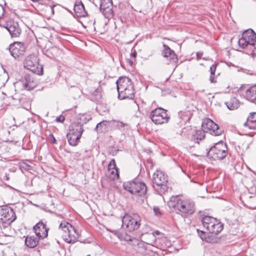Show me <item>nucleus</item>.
<instances>
[{"instance_id":"603ef678","label":"nucleus","mask_w":256,"mask_h":256,"mask_svg":"<svg viewBox=\"0 0 256 256\" xmlns=\"http://www.w3.org/2000/svg\"><path fill=\"white\" fill-rule=\"evenodd\" d=\"M239 92H240L241 91V90L240 88V90H238Z\"/></svg>"},{"instance_id":"72a5a7b5","label":"nucleus","mask_w":256,"mask_h":256,"mask_svg":"<svg viewBox=\"0 0 256 256\" xmlns=\"http://www.w3.org/2000/svg\"><path fill=\"white\" fill-rule=\"evenodd\" d=\"M91 119L92 117L90 115L80 114H79L77 120L78 122L76 123V124H80L82 127L84 124H86Z\"/></svg>"},{"instance_id":"a878e982","label":"nucleus","mask_w":256,"mask_h":256,"mask_svg":"<svg viewBox=\"0 0 256 256\" xmlns=\"http://www.w3.org/2000/svg\"><path fill=\"white\" fill-rule=\"evenodd\" d=\"M205 132L202 130H194L192 132V139L194 142H198V140H202L204 138Z\"/></svg>"},{"instance_id":"a18cd8bd","label":"nucleus","mask_w":256,"mask_h":256,"mask_svg":"<svg viewBox=\"0 0 256 256\" xmlns=\"http://www.w3.org/2000/svg\"><path fill=\"white\" fill-rule=\"evenodd\" d=\"M170 244H171L170 242H166V244L165 246H162V248H160L164 249V248H166L167 247L170 246Z\"/></svg>"},{"instance_id":"8fccbe9b","label":"nucleus","mask_w":256,"mask_h":256,"mask_svg":"<svg viewBox=\"0 0 256 256\" xmlns=\"http://www.w3.org/2000/svg\"><path fill=\"white\" fill-rule=\"evenodd\" d=\"M6 179L7 180H8V178L7 176H6Z\"/></svg>"},{"instance_id":"de8ad7c7","label":"nucleus","mask_w":256,"mask_h":256,"mask_svg":"<svg viewBox=\"0 0 256 256\" xmlns=\"http://www.w3.org/2000/svg\"><path fill=\"white\" fill-rule=\"evenodd\" d=\"M126 61L130 66H132V64H133V60H130L128 58H127L126 60Z\"/></svg>"},{"instance_id":"ddd939ff","label":"nucleus","mask_w":256,"mask_h":256,"mask_svg":"<svg viewBox=\"0 0 256 256\" xmlns=\"http://www.w3.org/2000/svg\"><path fill=\"white\" fill-rule=\"evenodd\" d=\"M16 218V216L14 210L10 208L4 206L0 207V219L12 223Z\"/></svg>"},{"instance_id":"7ed1b4c3","label":"nucleus","mask_w":256,"mask_h":256,"mask_svg":"<svg viewBox=\"0 0 256 256\" xmlns=\"http://www.w3.org/2000/svg\"><path fill=\"white\" fill-rule=\"evenodd\" d=\"M228 154V148L225 143L219 142L212 146L207 153L208 156L214 160H221Z\"/></svg>"},{"instance_id":"09e8293b","label":"nucleus","mask_w":256,"mask_h":256,"mask_svg":"<svg viewBox=\"0 0 256 256\" xmlns=\"http://www.w3.org/2000/svg\"><path fill=\"white\" fill-rule=\"evenodd\" d=\"M52 142L53 143H56V140L55 139V138H54V136L52 135Z\"/></svg>"},{"instance_id":"ea45409f","label":"nucleus","mask_w":256,"mask_h":256,"mask_svg":"<svg viewBox=\"0 0 256 256\" xmlns=\"http://www.w3.org/2000/svg\"><path fill=\"white\" fill-rule=\"evenodd\" d=\"M153 210L156 216H158L161 214L160 210L158 206H154Z\"/></svg>"},{"instance_id":"e433bc0d","label":"nucleus","mask_w":256,"mask_h":256,"mask_svg":"<svg viewBox=\"0 0 256 256\" xmlns=\"http://www.w3.org/2000/svg\"><path fill=\"white\" fill-rule=\"evenodd\" d=\"M108 7H112V0H101L100 9Z\"/></svg>"},{"instance_id":"58836bf2","label":"nucleus","mask_w":256,"mask_h":256,"mask_svg":"<svg viewBox=\"0 0 256 256\" xmlns=\"http://www.w3.org/2000/svg\"><path fill=\"white\" fill-rule=\"evenodd\" d=\"M250 202V206H249V208L250 209H256V196L251 198Z\"/></svg>"},{"instance_id":"aec40b11","label":"nucleus","mask_w":256,"mask_h":256,"mask_svg":"<svg viewBox=\"0 0 256 256\" xmlns=\"http://www.w3.org/2000/svg\"><path fill=\"white\" fill-rule=\"evenodd\" d=\"M244 97L252 102H256V85L249 88L245 91Z\"/></svg>"},{"instance_id":"6e6552de","label":"nucleus","mask_w":256,"mask_h":256,"mask_svg":"<svg viewBox=\"0 0 256 256\" xmlns=\"http://www.w3.org/2000/svg\"><path fill=\"white\" fill-rule=\"evenodd\" d=\"M36 82L30 74H26L24 76L14 84V87L19 90H30L35 88Z\"/></svg>"},{"instance_id":"412c9836","label":"nucleus","mask_w":256,"mask_h":256,"mask_svg":"<svg viewBox=\"0 0 256 256\" xmlns=\"http://www.w3.org/2000/svg\"><path fill=\"white\" fill-rule=\"evenodd\" d=\"M242 36L250 45L253 46L256 42V34L252 30H248L244 32Z\"/></svg>"},{"instance_id":"4c0bfd02","label":"nucleus","mask_w":256,"mask_h":256,"mask_svg":"<svg viewBox=\"0 0 256 256\" xmlns=\"http://www.w3.org/2000/svg\"><path fill=\"white\" fill-rule=\"evenodd\" d=\"M238 43L240 46L242 48H245L248 46V44H249L248 42V41H246L242 36L239 39Z\"/></svg>"},{"instance_id":"4468645a","label":"nucleus","mask_w":256,"mask_h":256,"mask_svg":"<svg viewBox=\"0 0 256 256\" xmlns=\"http://www.w3.org/2000/svg\"><path fill=\"white\" fill-rule=\"evenodd\" d=\"M5 28L12 37H18L21 33V29L17 22L9 21L6 24Z\"/></svg>"},{"instance_id":"c9c22d12","label":"nucleus","mask_w":256,"mask_h":256,"mask_svg":"<svg viewBox=\"0 0 256 256\" xmlns=\"http://www.w3.org/2000/svg\"><path fill=\"white\" fill-rule=\"evenodd\" d=\"M10 224V223H9L8 222L2 220L1 219H0V232L4 234V230L8 228Z\"/></svg>"},{"instance_id":"0eeeda50","label":"nucleus","mask_w":256,"mask_h":256,"mask_svg":"<svg viewBox=\"0 0 256 256\" xmlns=\"http://www.w3.org/2000/svg\"><path fill=\"white\" fill-rule=\"evenodd\" d=\"M140 217L136 214L130 215L126 214L122 219V226L129 232H132L138 228L140 225Z\"/></svg>"},{"instance_id":"423d86ee","label":"nucleus","mask_w":256,"mask_h":256,"mask_svg":"<svg viewBox=\"0 0 256 256\" xmlns=\"http://www.w3.org/2000/svg\"><path fill=\"white\" fill-rule=\"evenodd\" d=\"M24 68L37 74H42V66L39 64L38 58L36 54H30L24 62Z\"/></svg>"},{"instance_id":"f704fd0d","label":"nucleus","mask_w":256,"mask_h":256,"mask_svg":"<svg viewBox=\"0 0 256 256\" xmlns=\"http://www.w3.org/2000/svg\"><path fill=\"white\" fill-rule=\"evenodd\" d=\"M112 7H108L106 8H102L100 11L102 12L105 18H110L113 16Z\"/></svg>"},{"instance_id":"9b49d317","label":"nucleus","mask_w":256,"mask_h":256,"mask_svg":"<svg viewBox=\"0 0 256 256\" xmlns=\"http://www.w3.org/2000/svg\"><path fill=\"white\" fill-rule=\"evenodd\" d=\"M152 182L158 187H160L161 192H165L167 189V176L160 170H156L152 176Z\"/></svg>"},{"instance_id":"79ce46f5","label":"nucleus","mask_w":256,"mask_h":256,"mask_svg":"<svg viewBox=\"0 0 256 256\" xmlns=\"http://www.w3.org/2000/svg\"><path fill=\"white\" fill-rule=\"evenodd\" d=\"M65 120L64 116L60 115L59 116L57 117L56 118V121L57 122H62Z\"/></svg>"},{"instance_id":"37998d69","label":"nucleus","mask_w":256,"mask_h":256,"mask_svg":"<svg viewBox=\"0 0 256 256\" xmlns=\"http://www.w3.org/2000/svg\"><path fill=\"white\" fill-rule=\"evenodd\" d=\"M215 74H211L210 78V80L212 83H215L216 82L214 76Z\"/></svg>"},{"instance_id":"c756f323","label":"nucleus","mask_w":256,"mask_h":256,"mask_svg":"<svg viewBox=\"0 0 256 256\" xmlns=\"http://www.w3.org/2000/svg\"><path fill=\"white\" fill-rule=\"evenodd\" d=\"M159 233L160 232L158 231H156L153 233L148 234L146 235L148 236V238L152 239V242H148V244L153 246L154 244H156L158 243V241L160 243L164 242L166 240V238H162L161 239H156V238L154 234H159Z\"/></svg>"},{"instance_id":"2eb2a0df","label":"nucleus","mask_w":256,"mask_h":256,"mask_svg":"<svg viewBox=\"0 0 256 256\" xmlns=\"http://www.w3.org/2000/svg\"><path fill=\"white\" fill-rule=\"evenodd\" d=\"M34 230L37 237L40 239H43L47 237L48 228L42 222H38L34 226Z\"/></svg>"},{"instance_id":"b1692460","label":"nucleus","mask_w":256,"mask_h":256,"mask_svg":"<svg viewBox=\"0 0 256 256\" xmlns=\"http://www.w3.org/2000/svg\"><path fill=\"white\" fill-rule=\"evenodd\" d=\"M244 125L245 126H248L250 129L256 128V112L250 114Z\"/></svg>"},{"instance_id":"49530a36","label":"nucleus","mask_w":256,"mask_h":256,"mask_svg":"<svg viewBox=\"0 0 256 256\" xmlns=\"http://www.w3.org/2000/svg\"><path fill=\"white\" fill-rule=\"evenodd\" d=\"M137 55L136 52V50H134L132 52L131 54V56L134 58V59L136 58Z\"/></svg>"},{"instance_id":"f3484780","label":"nucleus","mask_w":256,"mask_h":256,"mask_svg":"<svg viewBox=\"0 0 256 256\" xmlns=\"http://www.w3.org/2000/svg\"><path fill=\"white\" fill-rule=\"evenodd\" d=\"M117 90L118 92H122L129 87L130 86H133L132 82L127 77H120L116 82Z\"/></svg>"},{"instance_id":"f03ea898","label":"nucleus","mask_w":256,"mask_h":256,"mask_svg":"<svg viewBox=\"0 0 256 256\" xmlns=\"http://www.w3.org/2000/svg\"><path fill=\"white\" fill-rule=\"evenodd\" d=\"M58 232L63 240L68 243L74 242L79 234L76 229L68 222H62L58 226Z\"/></svg>"},{"instance_id":"f8f14e48","label":"nucleus","mask_w":256,"mask_h":256,"mask_svg":"<svg viewBox=\"0 0 256 256\" xmlns=\"http://www.w3.org/2000/svg\"><path fill=\"white\" fill-rule=\"evenodd\" d=\"M26 48V46L24 43L17 42L10 44L9 51L11 55L16 58L24 54Z\"/></svg>"},{"instance_id":"dca6fc26","label":"nucleus","mask_w":256,"mask_h":256,"mask_svg":"<svg viewBox=\"0 0 256 256\" xmlns=\"http://www.w3.org/2000/svg\"><path fill=\"white\" fill-rule=\"evenodd\" d=\"M197 231L201 239L207 242L215 243L218 240V238L216 236L217 234H216L215 232H208L206 233L203 230H197Z\"/></svg>"},{"instance_id":"7c9ffc66","label":"nucleus","mask_w":256,"mask_h":256,"mask_svg":"<svg viewBox=\"0 0 256 256\" xmlns=\"http://www.w3.org/2000/svg\"><path fill=\"white\" fill-rule=\"evenodd\" d=\"M110 126H112V120H103L97 124L96 128L98 132H104L107 130Z\"/></svg>"},{"instance_id":"bb28decb","label":"nucleus","mask_w":256,"mask_h":256,"mask_svg":"<svg viewBox=\"0 0 256 256\" xmlns=\"http://www.w3.org/2000/svg\"><path fill=\"white\" fill-rule=\"evenodd\" d=\"M38 243V240L34 236H28L25 239L26 244L30 248H34Z\"/></svg>"},{"instance_id":"a19ab883","label":"nucleus","mask_w":256,"mask_h":256,"mask_svg":"<svg viewBox=\"0 0 256 256\" xmlns=\"http://www.w3.org/2000/svg\"><path fill=\"white\" fill-rule=\"evenodd\" d=\"M216 68V64H212L210 67V72L211 74H215Z\"/></svg>"},{"instance_id":"39448f33","label":"nucleus","mask_w":256,"mask_h":256,"mask_svg":"<svg viewBox=\"0 0 256 256\" xmlns=\"http://www.w3.org/2000/svg\"><path fill=\"white\" fill-rule=\"evenodd\" d=\"M124 188L130 193L139 196H144L147 190V188L145 184L137 180L124 182Z\"/></svg>"},{"instance_id":"1a4fd4ad","label":"nucleus","mask_w":256,"mask_h":256,"mask_svg":"<svg viewBox=\"0 0 256 256\" xmlns=\"http://www.w3.org/2000/svg\"><path fill=\"white\" fill-rule=\"evenodd\" d=\"M150 117L152 120L156 124L166 123L170 118L166 110L161 108L153 110L150 113Z\"/></svg>"},{"instance_id":"3c124183","label":"nucleus","mask_w":256,"mask_h":256,"mask_svg":"<svg viewBox=\"0 0 256 256\" xmlns=\"http://www.w3.org/2000/svg\"><path fill=\"white\" fill-rule=\"evenodd\" d=\"M0 6L2 7V9H4V8L2 7V5H0Z\"/></svg>"},{"instance_id":"393cba45","label":"nucleus","mask_w":256,"mask_h":256,"mask_svg":"<svg viewBox=\"0 0 256 256\" xmlns=\"http://www.w3.org/2000/svg\"><path fill=\"white\" fill-rule=\"evenodd\" d=\"M83 132L84 130L82 125L80 124H76V123L74 122L70 126L68 132L73 133L74 134H76V136L78 134H80V138H81Z\"/></svg>"},{"instance_id":"cd10ccee","label":"nucleus","mask_w":256,"mask_h":256,"mask_svg":"<svg viewBox=\"0 0 256 256\" xmlns=\"http://www.w3.org/2000/svg\"><path fill=\"white\" fill-rule=\"evenodd\" d=\"M112 232L122 241L130 242L135 240L125 232H121L118 230H114Z\"/></svg>"},{"instance_id":"4be33fe9","label":"nucleus","mask_w":256,"mask_h":256,"mask_svg":"<svg viewBox=\"0 0 256 256\" xmlns=\"http://www.w3.org/2000/svg\"><path fill=\"white\" fill-rule=\"evenodd\" d=\"M74 10L78 17H84L86 14L83 4L80 1H76L74 5Z\"/></svg>"},{"instance_id":"6ab92c4d","label":"nucleus","mask_w":256,"mask_h":256,"mask_svg":"<svg viewBox=\"0 0 256 256\" xmlns=\"http://www.w3.org/2000/svg\"><path fill=\"white\" fill-rule=\"evenodd\" d=\"M118 97L121 100L128 98L132 100L134 98V89L133 86H130L128 88L122 90V92H118Z\"/></svg>"},{"instance_id":"9d476101","label":"nucleus","mask_w":256,"mask_h":256,"mask_svg":"<svg viewBox=\"0 0 256 256\" xmlns=\"http://www.w3.org/2000/svg\"><path fill=\"white\" fill-rule=\"evenodd\" d=\"M202 127L205 132H209L214 136H220L222 132V130L220 128L218 125L209 118L204 120Z\"/></svg>"},{"instance_id":"5701e85b","label":"nucleus","mask_w":256,"mask_h":256,"mask_svg":"<svg viewBox=\"0 0 256 256\" xmlns=\"http://www.w3.org/2000/svg\"><path fill=\"white\" fill-rule=\"evenodd\" d=\"M108 170L114 180L118 179L119 177L118 168H116L114 159L111 160L108 166Z\"/></svg>"},{"instance_id":"f257e3e1","label":"nucleus","mask_w":256,"mask_h":256,"mask_svg":"<svg viewBox=\"0 0 256 256\" xmlns=\"http://www.w3.org/2000/svg\"><path fill=\"white\" fill-rule=\"evenodd\" d=\"M170 208L177 210L182 215L192 214L194 211V202L190 200H182L178 196H172L168 202Z\"/></svg>"},{"instance_id":"a211bd4d","label":"nucleus","mask_w":256,"mask_h":256,"mask_svg":"<svg viewBox=\"0 0 256 256\" xmlns=\"http://www.w3.org/2000/svg\"><path fill=\"white\" fill-rule=\"evenodd\" d=\"M164 56L169 58L170 64L176 63L178 62V59L174 52L166 44H164Z\"/></svg>"},{"instance_id":"473e14b6","label":"nucleus","mask_w":256,"mask_h":256,"mask_svg":"<svg viewBox=\"0 0 256 256\" xmlns=\"http://www.w3.org/2000/svg\"><path fill=\"white\" fill-rule=\"evenodd\" d=\"M112 126H113L114 127L122 131H124L125 130H128L130 128L128 124L124 123L120 121H116L114 120H112Z\"/></svg>"},{"instance_id":"20e7f679","label":"nucleus","mask_w":256,"mask_h":256,"mask_svg":"<svg viewBox=\"0 0 256 256\" xmlns=\"http://www.w3.org/2000/svg\"><path fill=\"white\" fill-rule=\"evenodd\" d=\"M204 228L208 232L218 234L223 230V224L216 218L208 216H204L201 220Z\"/></svg>"},{"instance_id":"2f4dec72","label":"nucleus","mask_w":256,"mask_h":256,"mask_svg":"<svg viewBox=\"0 0 256 256\" xmlns=\"http://www.w3.org/2000/svg\"><path fill=\"white\" fill-rule=\"evenodd\" d=\"M228 108L230 110H234L238 108L240 102L236 98H232L230 100L226 103Z\"/></svg>"},{"instance_id":"c03bdc74","label":"nucleus","mask_w":256,"mask_h":256,"mask_svg":"<svg viewBox=\"0 0 256 256\" xmlns=\"http://www.w3.org/2000/svg\"><path fill=\"white\" fill-rule=\"evenodd\" d=\"M203 52H196V58L198 60H200L202 58V56Z\"/></svg>"},{"instance_id":"c85d7f7f","label":"nucleus","mask_w":256,"mask_h":256,"mask_svg":"<svg viewBox=\"0 0 256 256\" xmlns=\"http://www.w3.org/2000/svg\"><path fill=\"white\" fill-rule=\"evenodd\" d=\"M80 134L76 136L73 133L68 132L67 134V138L69 144L72 146H76L78 144L80 139Z\"/></svg>"}]
</instances>
